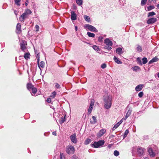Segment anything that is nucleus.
<instances>
[{"label":"nucleus","mask_w":159,"mask_h":159,"mask_svg":"<svg viewBox=\"0 0 159 159\" xmlns=\"http://www.w3.org/2000/svg\"><path fill=\"white\" fill-rule=\"evenodd\" d=\"M39 57H37V62L38 63V65L39 66Z\"/></svg>","instance_id":"53"},{"label":"nucleus","mask_w":159,"mask_h":159,"mask_svg":"<svg viewBox=\"0 0 159 159\" xmlns=\"http://www.w3.org/2000/svg\"><path fill=\"white\" fill-rule=\"evenodd\" d=\"M131 112V110H129L127 113L126 114V115L124 118H123V120H126L127 118L130 115Z\"/></svg>","instance_id":"21"},{"label":"nucleus","mask_w":159,"mask_h":159,"mask_svg":"<svg viewBox=\"0 0 159 159\" xmlns=\"http://www.w3.org/2000/svg\"><path fill=\"white\" fill-rule=\"evenodd\" d=\"M75 151V148L73 146L69 145L66 147V152L68 154H73Z\"/></svg>","instance_id":"3"},{"label":"nucleus","mask_w":159,"mask_h":159,"mask_svg":"<svg viewBox=\"0 0 159 159\" xmlns=\"http://www.w3.org/2000/svg\"><path fill=\"white\" fill-rule=\"evenodd\" d=\"M116 52L118 54L121 55L123 53L122 49L120 48H118L116 49Z\"/></svg>","instance_id":"20"},{"label":"nucleus","mask_w":159,"mask_h":159,"mask_svg":"<svg viewBox=\"0 0 159 159\" xmlns=\"http://www.w3.org/2000/svg\"><path fill=\"white\" fill-rule=\"evenodd\" d=\"M34 87V85H33L29 83L27 84V89L29 90L30 91L31 90V89L33 88Z\"/></svg>","instance_id":"22"},{"label":"nucleus","mask_w":159,"mask_h":159,"mask_svg":"<svg viewBox=\"0 0 159 159\" xmlns=\"http://www.w3.org/2000/svg\"><path fill=\"white\" fill-rule=\"evenodd\" d=\"M75 30L76 31L77 30V27L76 26H75Z\"/></svg>","instance_id":"58"},{"label":"nucleus","mask_w":159,"mask_h":159,"mask_svg":"<svg viewBox=\"0 0 159 159\" xmlns=\"http://www.w3.org/2000/svg\"><path fill=\"white\" fill-rule=\"evenodd\" d=\"M84 19L86 21L89 22L90 21V18L88 16L85 15L84 16Z\"/></svg>","instance_id":"38"},{"label":"nucleus","mask_w":159,"mask_h":159,"mask_svg":"<svg viewBox=\"0 0 159 159\" xmlns=\"http://www.w3.org/2000/svg\"><path fill=\"white\" fill-rule=\"evenodd\" d=\"M62 154H61L60 155V159H62Z\"/></svg>","instance_id":"57"},{"label":"nucleus","mask_w":159,"mask_h":159,"mask_svg":"<svg viewBox=\"0 0 159 159\" xmlns=\"http://www.w3.org/2000/svg\"><path fill=\"white\" fill-rule=\"evenodd\" d=\"M144 159H148V157H145Z\"/></svg>","instance_id":"60"},{"label":"nucleus","mask_w":159,"mask_h":159,"mask_svg":"<svg viewBox=\"0 0 159 159\" xmlns=\"http://www.w3.org/2000/svg\"><path fill=\"white\" fill-rule=\"evenodd\" d=\"M87 34L88 36L90 37H94L95 36L94 34L89 32H88Z\"/></svg>","instance_id":"29"},{"label":"nucleus","mask_w":159,"mask_h":159,"mask_svg":"<svg viewBox=\"0 0 159 159\" xmlns=\"http://www.w3.org/2000/svg\"><path fill=\"white\" fill-rule=\"evenodd\" d=\"M70 138L71 142L75 144L77 143V140L76 137V135L75 134H74L71 135L70 136Z\"/></svg>","instance_id":"6"},{"label":"nucleus","mask_w":159,"mask_h":159,"mask_svg":"<svg viewBox=\"0 0 159 159\" xmlns=\"http://www.w3.org/2000/svg\"><path fill=\"white\" fill-rule=\"evenodd\" d=\"M105 43L107 45L112 46V42L108 39H106L104 41Z\"/></svg>","instance_id":"12"},{"label":"nucleus","mask_w":159,"mask_h":159,"mask_svg":"<svg viewBox=\"0 0 159 159\" xmlns=\"http://www.w3.org/2000/svg\"><path fill=\"white\" fill-rule=\"evenodd\" d=\"M44 65H45L44 62L43 61H41L39 63V66L38 65V66L39 67V68H40V69L41 71V69L40 67L43 68H44Z\"/></svg>","instance_id":"23"},{"label":"nucleus","mask_w":159,"mask_h":159,"mask_svg":"<svg viewBox=\"0 0 159 159\" xmlns=\"http://www.w3.org/2000/svg\"><path fill=\"white\" fill-rule=\"evenodd\" d=\"M144 87V85L143 84H140L137 85L135 87V89L136 91L139 92L141 91L142 89Z\"/></svg>","instance_id":"10"},{"label":"nucleus","mask_w":159,"mask_h":159,"mask_svg":"<svg viewBox=\"0 0 159 159\" xmlns=\"http://www.w3.org/2000/svg\"><path fill=\"white\" fill-rule=\"evenodd\" d=\"M65 116L61 117L60 120L59 122L60 124H62L65 121Z\"/></svg>","instance_id":"27"},{"label":"nucleus","mask_w":159,"mask_h":159,"mask_svg":"<svg viewBox=\"0 0 159 159\" xmlns=\"http://www.w3.org/2000/svg\"><path fill=\"white\" fill-rule=\"evenodd\" d=\"M123 120V119H122L119 122L116 123L112 128V130L113 131L114 130L116 129L122 123Z\"/></svg>","instance_id":"13"},{"label":"nucleus","mask_w":159,"mask_h":159,"mask_svg":"<svg viewBox=\"0 0 159 159\" xmlns=\"http://www.w3.org/2000/svg\"><path fill=\"white\" fill-rule=\"evenodd\" d=\"M20 48L23 51H24L26 49V46L25 44L21 43L20 44Z\"/></svg>","instance_id":"26"},{"label":"nucleus","mask_w":159,"mask_h":159,"mask_svg":"<svg viewBox=\"0 0 159 159\" xmlns=\"http://www.w3.org/2000/svg\"><path fill=\"white\" fill-rule=\"evenodd\" d=\"M142 61H143V62L142 63L143 64H145L147 63L148 62V60L147 58L146 57H143L142 59Z\"/></svg>","instance_id":"34"},{"label":"nucleus","mask_w":159,"mask_h":159,"mask_svg":"<svg viewBox=\"0 0 159 159\" xmlns=\"http://www.w3.org/2000/svg\"><path fill=\"white\" fill-rule=\"evenodd\" d=\"M92 47H93V48L95 51H97L98 52V51H100V49L99 48V47L96 45H94Z\"/></svg>","instance_id":"30"},{"label":"nucleus","mask_w":159,"mask_h":159,"mask_svg":"<svg viewBox=\"0 0 159 159\" xmlns=\"http://www.w3.org/2000/svg\"><path fill=\"white\" fill-rule=\"evenodd\" d=\"M30 53L29 52H27L24 54V57L25 59H28L30 58Z\"/></svg>","instance_id":"24"},{"label":"nucleus","mask_w":159,"mask_h":159,"mask_svg":"<svg viewBox=\"0 0 159 159\" xmlns=\"http://www.w3.org/2000/svg\"><path fill=\"white\" fill-rule=\"evenodd\" d=\"M113 59L114 61L118 64H122V62L119 60V59L116 56H114V57Z\"/></svg>","instance_id":"17"},{"label":"nucleus","mask_w":159,"mask_h":159,"mask_svg":"<svg viewBox=\"0 0 159 159\" xmlns=\"http://www.w3.org/2000/svg\"><path fill=\"white\" fill-rule=\"evenodd\" d=\"M31 90V93L34 94L37 92V90L36 88H35L33 87V88H32Z\"/></svg>","instance_id":"33"},{"label":"nucleus","mask_w":159,"mask_h":159,"mask_svg":"<svg viewBox=\"0 0 159 159\" xmlns=\"http://www.w3.org/2000/svg\"><path fill=\"white\" fill-rule=\"evenodd\" d=\"M77 156L75 155H73L72 157H71V159H77Z\"/></svg>","instance_id":"50"},{"label":"nucleus","mask_w":159,"mask_h":159,"mask_svg":"<svg viewBox=\"0 0 159 159\" xmlns=\"http://www.w3.org/2000/svg\"><path fill=\"white\" fill-rule=\"evenodd\" d=\"M105 102V107L106 109H109L111 105V99L110 97L108 95H106L104 99Z\"/></svg>","instance_id":"1"},{"label":"nucleus","mask_w":159,"mask_h":159,"mask_svg":"<svg viewBox=\"0 0 159 159\" xmlns=\"http://www.w3.org/2000/svg\"><path fill=\"white\" fill-rule=\"evenodd\" d=\"M129 133V131L128 129H126L124 133V139L125 138L127 135Z\"/></svg>","instance_id":"41"},{"label":"nucleus","mask_w":159,"mask_h":159,"mask_svg":"<svg viewBox=\"0 0 159 159\" xmlns=\"http://www.w3.org/2000/svg\"><path fill=\"white\" fill-rule=\"evenodd\" d=\"M105 142L103 140H100L98 142H94L93 144H92L91 146L92 147L98 148V147L103 145Z\"/></svg>","instance_id":"2"},{"label":"nucleus","mask_w":159,"mask_h":159,"mask_svg":"<svg viewBox=\"0 0 159 159\" xmlns=\"http://www.w3.org/2000/svg\"><path fill=\"white\" fill-rule=\"evenodd\" d=\"M143 95V92H139L138 94V96L139 98H141Z\"/></svg>","instance_id":"45"},{"label":"nucleus","mask_w":159,"mask_h":159,"mask_svg":"<svg viewBox=\"0 0 159 159\" xmlns=\"http://www.w3.org/2000/svg\"><path fill=\"white\" fill-rule=\"evenodd\" d=\"M91 141V139H87L84 142L85 144L87 145L90 143Z\"/></svg>","instance_id":"35"},{"label":"nucleus","mask_w":159,"mask_h":159,"mask_svg":"<svg viewBox=\"0 0 159 159\" xmlns=\"http://www.w3.org/2000/svg\"><path fill=\"white\" fill-rule=\"evenodd\" d=\"M71 19L72 20H75L77 19V15L73 11H71Z\"/></svg>","instance_id":"9"},{"label":"nucleus","mask_w":159,"mask_h":159,"mask_svg":"<svg viewBox=\"0 0 159 159\" xmlns=\"http://www.w3.org/2000/svg\"><path fill=\"white\" fill-rule=\"evenodd\" d=\"M76 2L79 6L81 5L83 2V0H76Z\"/></svg>","instance_id":"39"},{"label":"nucleus","mask_w":159,"mask_h":159,"mask_svg":"<svg viewBox=\"0 0 159 159\" xmlns=\"http://www.w3.org/2000/svg\"><path fill=\"white\" fill-rule=\"evenodd\" d=\"M114 155L116 157L118 156L119 155V152L118 151L115 150L114 152Z\"/></svg>","instance_id":"42"},{"label":"nucleus","mask_w":159,"mask_h":159,"mask_svg":"<svg viewBox=\"0 0 159 159\" xmlns=\"http://www.w3.org/2000/svg\"><path fill=\"white\" fill-rule=\"evenodd\" d=\"M137 152L139 156H141L144 153V149L141 148H138Z\"/></svg>","instance_id":"14"},{"label":"nucleus","mask_w":159,"mask_h":159,"mask_svg":"<svg viewBox=\"0 0 159 159\" xmlns=\"http://www.w3.org/2000/svg\"><path fill=\"white\" fill-rule=\"evenodd\" d=\"M154 6H149L148 8H147V9H148V11H150L153 9H154Z\"/></svg>","instance_id":"43"},{"label":"nucleus","mask_w":159,"mask_h":159,"mask_svg":"<svg viewBox=\"0 0 159 159\" xmlns=\"http://www.w3.org/2000/svg\"><path fill=\"white\" fill-rule=\"evenodd\" d=\"M46 101L48 103H51V98H48L46 100Z\"/></svg>","instance_id":"48"},{"label":"nucleus","mask_w":159,"mask_h":159,"mask_svg":"<svg viewBox=\"0 0 159 159\" xmlns=\"http://www.w3.org/2000/svg\"><path fill=\"white\" fill-rule=\"evenodd\" d=\"M55 86L57 89H59L60 88V85L57 83H55Z\"/></svg>","instance_id":"47"},{"label":"nucleus","mask_w":159,"mask_h":159,"mask_svg":"<svg viewBox=\"0 0 159 159\" xmlns=\"http://www.w3.org/2000/svg\"><path fill=\"white\" fill-rule=\"evenodd\" d=\"M14 13L16 15H17L18 14V12L17 11L15 10L14 11Z\"/></svg>","instance_id":"56"},{"label":"nucleus","mask_w":159,"mask_h":159,"mask_svg":"<svg viewBox=\"0 0 159 159\" xmlns=\"http://www.w3.org/2000/svg\"><path fill=\"white\" fill-rule=\"evenodd\" d=\"M20 1L21 0H15V4H16L18 6H20Z\"/></svg>","instance_id":"36"},{"label":"nucleus","mask_w":159,"mask_h":159,"mask_svg":"<svg viewBox=\"0 0 159 159\" xmlns=\"http://www.w3.org/2000/svg\"><path fill=\"white\" fill-rule=\"evenodd\" d=\"M52 134L53 135L56 136L57 135L56 132V131H53L52 133Z\"/></svg>","instance_id":"55"},{"label":"nucleus","mask_w":159,"mask_h":159,"mask_svg":"<svg viewBox=\"0 0 159 159\" xmlns=\"http://www.w3.org/2000/svg\"><path fill=\"white\" fill-rule=\"evenodd\" d=\"M132 69L135 72L140 71L141 70L140 67L138 66H135L134 67H133Z\"/></svg>","instance_id":"18"},{"label":"nucleus","mask_w":159,"mask_h":159,"mask_svg":"<svg viewBox=\"0 0 159 159\" xmlns=\"http://www.w3.org/2000/svg\"><path fill=\"white\" fill-rule=\"evenodd\" d=\"M56 92L55 91H54L52 92L50 97L51 98H54L56 96Z\"/></svg>","instance_id":"28"},{"label":"nucleus","mask_w":159,"mask_h":159,"mask_svg":"<svg viewBox=\"0 0 159 159\" xmlns=\"http://www.w3.org/2000/svg\"><path fill=\"white\" fill-rule=\"evenodd\" d=\"M106 67H107V65L105 63H103V64H102V65H101V67L102 69H105Z\"/></svg>","instance_id":"46"},{"label":"nucleus","mask_w":159,"mask_h":159,"mask_svg":"<svg viewBox=\"0 0 159 159\" xmlns=\"http://www.w3.org/2000/svg\"><path fill=\"white\" fill-rule=\"evenodd\" d=\"M35 28L36 29V31H38L39 29V25H36Z\"/></svg>","instance_id":"52"},{"label":"nucleus","mask_w":159,"mask_h":159,"mask_svg":"<svg viewBox=\"0 0 159 159\" xmlns=\"http://www.w3.org/2000/svg\"><path fill=\"white\" fill-rule=\"evenodd\" d=\"M106 131V130L104 129H101L97 134L98 137L100 138L105 133Z\"/></svg>","instance_id":"11"},{"label":"nucleus","mask_w":159,"mask_h":159,"mask_svg":"<svg viewBox=\"0 0 159 159\" xmlns=\"http://www.w3.org/2000/svg\"><path fill=\"white\" fill-rule=\"evenodd\" d=\"M28 2H29L28 0H26V2H25V5L26 6H27L28 5Z\"/></svg>","instance_id":"54"},{"label":"nucleus","mask_w":159,"mask_h":159,"mask_svg":"<svg viewBox=\"0 0 159 159\" xmlns=\"http://www.w3.org/2000/svg\"><path fill=\"white\" fill-rule=\"evenodd\" d=\"M156 15V13L153 11L150 12L148 13V17H151Z\"/></svg>","instance_id":"37"},{"label":"nucleus","mask_w":159,"mask_h":159,"mask_svg":"<svg viewBox=\"0 0 159 159\" xmlns=\"http://www.w3.org/2000/svg\"><path fill=\"white\" fill-rule=\"evenodd\" d=\"M148 152L150 156L151 157H153L155 155V153L153 152V150L151 148H149L148 150Z\"/></svg>","instance_id":"15"},{"label":"nucleus","mask_w":159,"mask_h":159,"mask_svg":"<svg viewBox=\"0 0 159 159\" xmlns=\"http://www.w3.org/2000/svg\"><path fill=\"white\" fill-rule=\"evenodd\" d=\"M28 17V16L25 13H24L19 17V20L20 21L23 22L26 18Z\"/></svg>","instance_id":"7"},{"label":"nucleus","mask_w":159,"mask_h":159,"mask_svg":"<svg viewBox=\"0 0 159 159\" xmlns=\"http://www.w3.org/2000/svg\"><path fill=\"white\" fill-rule=\"evenodd\" d=\"M147 0H142L141 1V4L142 6H143L145 5L147 2Z\"/></svg>","instance_id":"44"},{"label":"nucleus","mask_w":159,"mask_h":159,"mask_svg":"<svg viewBox=\"0 0 159 159\" xmlns=\"http://www.w3.org/2000/svg\"><path fill=\"white\" fill-rule=\"evenodd\" d=\"M159 60V59L157 57H155L153 58L149 62H148V64H151L152 63L155 62H157V61H158Z\"/></svg>","instance_id":"16"},{"label":"nucleus","mask_w":159,"mask_h":159,"mask_svg":"<svg viewBox=\"0 0 159 159\" xmlns=\"http://www.w3.org/2000/svg\"><path fill=\"white\" fill-rule=\"evenodd\" d=\"M157 21V19L155 17H152L149 18L147 21V23L148 24H152Z\"/></svg>","instance_id":"8"},{"label":"nucleus","mask_w":159,"mask_h":159,"mask_svg":"<svg viewBox=\"0 0 159 159\" xmlns=\"http://www.w3.org/2000/svg\"><path fill=\"white\" fill-rule=\"evenodd\" d=\"M16 30L17 31V33L19 34L21 31V25L20 23H18L17 25Z\"/></svg>","instance_id":"19"},{"label":"nucleus","mask_w":159,"mask_h":159,"mask_svg":"<svg viewBox=\"0 0 159 159\" xmlns=\"http://www.w3.org/2000/svg\"><path fill=\"white\" fill-rule=\"evenodd\" d=\"M94 101L93 99L91 100L90 101V104L89 106V108L88 109V115H89L90 113H91V112L92 111V110L93 109V107L94 105Z\"/></svg>","instance_id":"4"},{"label":"nucleus","mask_w":159,"mask_h":159,"mask_svg":"<svg viewBox=\"0 0 159 159\" xmlns=\"http://www.w3.org/2000/svg\"><path fill=\"white\" fill-rule=\"evenodd\" d=\"M24 13H25L28 16L29 15L31 14L32 12L29 9H26L25 10V11Z\"/></svg>","instance_id":"25"},{"label":"nucleus","mask_w":159,"mask_h":159,"mask_svg":"<svg viewBox=\"0 0 159 159\" xmlns=\"http://www.w3.org/2000/svg\"><path fill=\"white\" fill-rule=\"evenodd\" d=\"M137 61L139 65L141 66L142 65V63L141 60L139 57H138L137 58Z\"/></svg>","instance_id":"40"},{"label":"nucleus","mask_w":159,"mask_h":159,"mask_svg":"<svg viewBox=\"0 0 159 159\" xmlns=\"http://www.w3.org/2000/svg\"><path fill=\"white\" fill-rule=\"evenodd\" d=\"M105 48H106L108 50H111V48L109 46H106Z\"/></svg>","instance_id":"51"},{"label":"nucleus","mask_w":159,"mask_h":159,"mask_svg":"<svg viewBox=\"0 0 159 159\" xmlns=\"http://www.w3.org/2000/svg\"><path fill=\"white\" fill-rule=\"evenodd\" d=\"M103 37H99L98 38V41L99 42H101L102 41Z\"/></svg>","instance_id":"49"},{"label":"nucleus","mask_w":159,"mask_h":159,"mask_svg":"<svg viewBox=\"0 0 159 159\" xmlns=\"http://www.w3.org/2000/svg\"><path fill=\"white\" fill-rule=\"evenodd\" d=\"M85 27L91 31L97 32V30L94 26L90 25H86L85 26Z\"/></svg>","instance_id":"5"},{"label":"nucleus","mask_w":159,"mask_h":159,"mask_svg":"<svg viewBox=\"0 0 159 159\" xmlns=\"http://www.w3.org/2000/svg\"><path fill=\"white\" fill-rule=\"evenodd\" d=\"M93 120V121H90V123L91 124H95L97 122V119L96 117L94 116L92 117Z\"/></svg>","instance_id":"31"},{"label":"nucleus","mask_w":159,"mask_h":159,"mask_svg":"<svg viewBox=\"0 0 159 159\" xmlns=\"http://www.w3.org/2000/svg\"><path fill=\"white\" fill-rule=\"evenodd\" d=\"M157 76L158 77H159V72L157 74Z\"/></svg>","instance_id":"61"},{"label":"nucleus","mask_w":159,"mask_h":159,"mask_svg":"<svg viewBox=\"0 0 159 159\" xmlns=\"http://www.w3.org/2000/svg\"><path fill=\"white\" fill-rule=\"evenodd\" d=\"M157 7L158 9H159V3L157 5Z\"/></svg>","instance_id":"59"},{"label":"nucleus","mask_w":159,"mask_h":159,"mask_svg":"<svg viewBox=\"0 0 159 159\" xmlns=\"http://www.w3.org/2000/svg\"><path fill=\"white\" fill-rule=\"evenodd\" d=\"M136 49L138 52H141L142 51V49L141 47L139 45H137V47Z\"/></svg>","instance_id":"32"}]
</instances>
